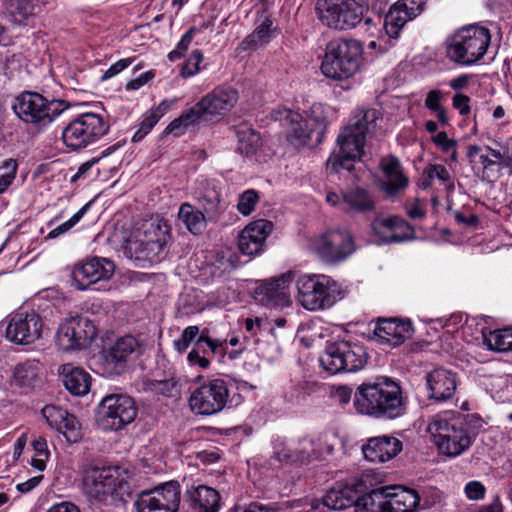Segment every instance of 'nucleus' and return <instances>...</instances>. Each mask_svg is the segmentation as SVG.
I'll return each mask as SVG.
<instances>
[{"instance_id": "f257e3e1", "label": "nucleus", "mask_w": 512, "mask_h": 512, "mask_svg": "<svg viewBox=\"0 0 512 512\" xmlns=\"http://www.w3.org/2000/svg\"><path fill=\"white\" fill-rule=\"evenodd\" d=\"M381 113L377 109L357 110L336 139L338 153H333L326 162L331 173L352 171L354 164L364 155L366 138L375 133Z\"/></svg>"}, {"instance_id": "f03ea898", "label": "nucleus", "mask_w": 512, "mask_h": 512, "mask_svg": "<svg viewBox=\"0 0 512 512\" xmlns=\"http://www.w3.org/2000/svg\"><path fill=\"white\" fill-rule=\"evenodd\" d=\"M483 424V420L475 414L450 411L435 415L427 431L433 436L440 452L456 457L472 445Z\"/></svg>"}, {"instance_id": "7ed1b4c3", "label": "nucleus", "mask_w": 512, "mask_h": 512, "mask_svg": "<svg viewBox=\"0 0 512 512\" xmlns=\"http://www.w3.org/2000/svg\"><path fill=\"white\" fill-rule=\"evenodd\" d=\"M356 410L375 418L395 419L406 410V401L398 383L388 377H377L361 384L356 393Z\"/></svg>"}, {"instance_id": "20e7f679", "label": "nucleus", "mask_w": 512, "mask_h": 512, "mask_svg": "<svg viewBox=\"0 0 512 512\" xmlns=\"http://www.w3.org/2000/svg\"><path fill=\"white\" fill-rule=\"evenodd\" d=\"M84 494L99 503L125 501L132 495L129 473L120 466H89L83 472Z\"/></svg>"}, {"instance_id": "39448f33", "label": "nucleus", "mask_w": 512, "mask_h": 512, "mask_svg": "<svg viewBox=\"0 0 512 512\" xmlns=\"http://www.w3.org/2000/svg\"><path fill=\"white\" fill-rule=\"evenodd\" d=\"M363 47L353 39L338 38L327 43L321 63L322 74L335 81L353 77L362 64Z\"/></svg>"}, {"instance_id": "423d86ee", "label": "nucleus", "mask_w": 512, "mask_h": 512, "mask_svg": "<svg viewBox=\"0 0 512 512\" xmlns=\"http://www.w3.org/2000/svg\"><path fill=\"white\" fill-rule=\"evenodd\" d=\"M389 487L373 488L366 492L337 483L323 497V504L330 510H344L351 506L357 512H388Z\"/></svg>"}, {"instance_id": "0eeeda50", "label": "nucleus", "mask_w": 512, "mask_h": 512, "mask_svg": "<svg viewBox=\"0 0 512 512\" xmlns=\"http://www.w3.org/2000/svg\"><path fill=\"white\" fill-rule=\"evenodd\" d=\"M11 107L24 123L45 128L67 111L70 104L60 99L48 100L37 92L23 91L14 98Z\"/></svg>"}, {"instance_id": "6e6552de", "label": "nucleus", "mask_w": 512, "mask_h": 512, "mask_svg": "<svg viewBox=\"0 0 512 512\" xmlns=\"http://www.w3.org/2000/svg\"><path fill=\"white\" fill-rule=\"evenodd\" d=\"M490 41L489 29L478 25L465 26L447 39L446 54L452 62L470 66L484 57Z\"/></svg>"}, {"instance_id": "1a4fd4ad", "label": "nucleus", "mask_w": 512, "mask_h": 512, "mask_svg": "<svg viewBox=\"0 0 512 512\" xmlns=\"http://www.w3.org/2000/svg\"><path fill=\"white\" fill-rule=\"evenodd\" d=\"M170 239V228L162 219H149L142 222L134 238L129 240L126 253L138 261L157 262L162 258Z\"/></svg>"}, {"instance_id": "9d476101", "label": "nucleus", "mask_w": 512, "mask_h": 512, "mask_svg": "<svg viewBox=\"0 0 512 512\" xmlns=\"http://www.w3.org/2000/svg\"><path fill=\"white\" fill-rule=\"evenodd\" d=\"M298 301L307 310L331 307L340 294L335 280L323 274L302 275L297 279Z\"/></svg>"}, {"instance_id": "9b49d317", "label": "nucleus", "mask_w": 512, "mask_h": 512, "mask_svg": "<svg viewBox=\"0 0 512 512\" xmlns=\"http://www.w3.org/2000/svg\"><path fill=\"white\" fill-rule=\"evenodd\" d=\"M110 124L103 115L86 112L78 115L63 129L62 140L72 150L96 143L109 131Z\"/></svg>"}, {"instance_id": "f8f14e48", "label": "nucleus", "mask_w": 512, "mask_h": 512, "mask_svg": "<svg viewBox=\"0 0 512 512\" xmlns=\"http://www.w3.org/2000/svg\"><path fill=\"white\" fill-rule=\"evenodd\" d=\"M320 365L330 374L356 372L367 362V353L363 346L348 341L327 343L319 357Z\"/></svg>"}, {"instance_id": "ddd939ff", "label": "nucleus", "mask_w": 512, "mask_h": 512, "mask_svg": "<svg viewBox=\"0 0 512 512\" xmlns=\"http://www.w3.org/2000/svg\"><path fill=\"white\" fill-rule=\"evenodd\" d=\"M284 119L289 123L288 138L295 145L320 143L328 124L321 104H314L305 117L297 112L286 111Z\"/></svg>"}, {"instance_id": "4468645a", "label": "nucleus", "mask_w": 512, "mask_h": 512, "mask_svg": "<svg viewBox=\"0 0 512 512\" xmlns=\"http://www.w3.org/2000/svg\"><path fill=\"white\" fill-rule=\"evenodd\" d=\"M138 414L134 399L125 394L105 396L97 410V422L104 430L117 431L132 423Z\"/></svg>"}, {"instance_id": "2eb2a0df", "label": "nucleus", "mask_w": 512, "mask_h": 512, "mask_svg": "<svg viewBox=\"0 0 512 512\" xmlns=\"http://www.w3.org/2000/svg\"><path fill=\"white\" fill-rule=\"evenodd\" d=\"M96 327L84 316H73L61 323L57 330L56 344L64 352L87 348L96 337Z\"/></svg>"}, {"instance_id": "dca6fc26", "label": "nucleus", "mask_w": 512, "mask_h": 512, "mask_svg": "<svg viewBox=\"0 0 512 512\" xmlns=\"http://www.w3.org/2000/svg\"><path fill=\"white\" fill-rule=\"evenodd\" d=\"M229 398L226 381L212 379L197 387L190 395L189 406L200 415H213L224 409Z\"/></svg>"}, {"instance_id": "f3484780", "label": "nucleus", "mask_w": 512, "mask_h": 512, "mask_svg": "<svg viewBox=\"0 0 512 512\" xmlns=\"http://www.w3.org/2000/svg\"><path fill=\"white\" fill-rule=\"evenodd\" d=\"M180 500V484L170 481L154 489L142 491L134 506L137 512H177Z\"/></svg>"}, {"instance_id": "a211bd4d", "label": "nucleus", "mask_w": 512, "mask_h": 512, "mask_svg": "<svg viewBox=\"0 0 512 512\" xmlns=\"http://www.w3.org/2000/svg\"><path fill=\"white\" fill-rule=\"evenodd\" d=\"M313 251L326 263H338L350 256L354 250L351 233L347 230H329L312 242Z\"/></svg>"}, {"instance_id": "6ab92c4d", "label": "nucleus", "mask_w": 512, "mask_h": 512, "mask_svg": "<svg viewBox=\"0 0 512 512\" xmlns=\"http://www.w3.org/2000/svg\"><path fill=\"white\" fill-rule=\"evenodd\" d=\"M316 11L323 24L345 30L360 23L364 7L359 2H316Z\"/></svg>"}, {"instance_id": "aec40b11", "label": "nucleus", "mask_w": 512, "mask_h": 512, "mask_svg": "<svg viewBox=\"0 0 512 512\" xmlns=\"http://www.w3.org/2000/svg\"><path fill=\"white\" fill-rule=\"evenodd\" d=\"M114 272L115 265L111 260L93 257L74 267L73 283L78 290L92 289L95 284L109 280Z\"/></svg>"}, {"instance_id": "412c9836", "label": "nucleus", "mask_w": 512, "mask_h": 512, "mask_svg": "<svg viewBox=\"0 0 512 512\" xmlns=\"http://www.w3.org/2000/svg\"><path fill=\"white\" fill-rule=\"evenodd\" d=\"M238 101L236 89L228 86L216 87L194 105L202 121H213L225 115Z\"/></svg>"}, {"instance_id": "4be33fe9", "label": "nucleus", "mask_w": 512, "mask_h": 512, "mask_svg": "<svg viewBox=\"0 0 512 512\" xmlns=\"http://www.w3.org/2000/svg\"><path fill=\"white\" fill-rule=\"evenodd\" d=\"M42 329V318L35 312L16 313L6 327V338L16 345H30L41 337Z\"/></svg>"}, {"instance_id": "5701e85b", "label": "nucleus", "mask_w": 512, "mask_h": 512, "mask_svg": "<svg viewBox=\"0 0 512 512\" xmlns=\"http://www.w3.org/2000/svg\"><path fill=\"white\" fill-rule=\"evenodd\" d=\"M410 3L413 6H408L406 2H394L389 8L384 18V29L388 37V47H384L382 52L394 46L395 40L398 39L407 21L413 20L423 12L424 2Z\"/></svg>"}, {"instance_id": "b1692460", "label": "nucleus", "mask_w": 512, "mask_h": 512, "mask_svg": "<svg viewBox=\"0 0 512 512\" xmlns=\"http://www.w3.org/2000/svg\"><path fill=\"white\" fill-rule=\"evenodd\" d=\"M371 228L379 243H400L415 238L413 227L397 216L376 217Z\"/></svg>"}, {"instance_id": "393cba45", "label": "nucleus", "mask_w": 512, "mask_h": 512, "mask_svg": "<svg viewBox=\"0 0 512 512\" xmlns=\"http://www.w3.org/2000/svg\"><path fill=\"white\" fill-rule=\"evenodd\" d=\"M291 281V273L267 280L255 289L254 298L256 301L269 308L289 306L290 297L288 288Z\"/></svg>"}, {"instance_id": "a878e982", "label": "nucleus", "mask_w": 512, "mask_h": 512, "mask_svg": "<svg viewBox=\"0 0 512 512\" xmlns=\"http://www.w3.org/2000/svg\"><path fill=\"white\" fill-rule=\"evenodd\" d=\"M320 441V438L318 443L313 439H305L301 449H291L284 442L277 441L274 444L273 458L280 463L308 464L323 456L324 449L320 446Z\"/></svg>"}, {"instance_id": "bb28decb", "label": "nucleus", "mask_w": 512, "mask_h": 512, "mask_svg": "<svg viewBox=\"0 0 512 512\" xmlns=\"http://www.w3.org/2000/svg\"><path fill=\"white\" fill-rule=\"evenodd\" d=\"M427 397L435 402L450 400L457 388V376L451 370L438 367L425 376Z\"/></svg>"}, {"instance_id": "cd10ccee", "label": "nucleus", "mask_w": 512, "mask_h": 512, "mask_svg": "<svg viewBox=\"0 0 512 512\" xmlns=\"http://www.w3.org/2000/svg\"><path fill=\"white\" fill-rule=\"evenodd\" d=\"M272 230L273 223L266 219H258L249 223L238 237V247L241 253L248 256L261 253Z\"/></svg>"}, {"instance_id": "c85d7f7f", "label": "nucleus", "mask_w": 512, "mask_h": 512, "mask_svg": "<svg viewBox=\"0 0 512 512\" xmlns=\"http://www.w3.org/2000/svg\"><path fill=\"white\" fill-rule=\"evenodd\" d=\"M42 415L51 428L62 433L70 443L78 442L81 437V427L76 417L67 410L54 405H47L42 409Z\"/></svg>"}, {"instance_id": "c756f323", "label": "nucleus", "mask_w": 512, "mask_h": 512, "mask_svg": "<svg viewBox=\"0 0 512 512\" xmlns=\"http://www.w3.org/2000/svg\"><path fill=\"white\" fill-rule=\"evenodd\" d=\"M413 328L409 320H379L374 330V339L380 344L397 347L412 337Z\"/></svg>"}, {"instance_id": "7c9ffc66", "label": "nucleus", "mask_w": 512, "mask_h": 512, "mask_svg": "<svg viewBox=\"0 0 512 512\" xmlns=\"http://www.w3.org/2000/svg\"><path fill=\"white\" fill-rule=\"evenodd\" d=\"M402 448L403 444L398 438L382 435L369 438L362 446V452L371 462H386L396 457Z\"/></svg>"}, {"instance_id": "2f4dec72", "label": "nucleus", "mask_w": 512, "mask_h": 512, "mask_svg": "<svg viewBox=\"0 0 512 512\" xmlns=\"http://www.w3.org/2000/svg\"><path fill=\"white\" fill-rule=\"evenodd\" d=\"M184 502L194 512H218L221 507V496L217 490L209 486H191L184 494Z\"/></svg>"}, {"instance_id": "473e14b6", "label": "nucleus", "mask_w": 512, "mask_h": 512, "mask_svg": "<svg viewBox=\"0 0 512 512\" xmlns=\"http://www.w3.org/2000/svg\"><path fill=\"white\" fill-rule=\"evenodd\" d=\"M138 347V341L131 335L118 339L105 356L106 364L113 366L114 372L119 374L123 371L126 362L136 352Z\"/></svg>"}, {"instance_id": "72a5a7b5", "label": "nucleus", "mask_w": 512, "mask_h": 512, "mask_svg": "<svg viewBox=\"0 0 512 512\" xmlns=\"http://www.w3.org/2000/svg\"><path fill=\"white\" fill-rule=\"evenodd\" d=\"M388 512H415L420 497L413 489L400 485L390 486Z\"/></svg>"}, {"instance_id": "f704fd0d", "label": "nucleus", "mask_w": 512, "mask_h": 512, "mask_svg": "<svg viewBox=\"0 0 512 512\" xmlns=\"http://www.w3.org/2000/svg\"><path fill=\"white\" fill-rule=\"evenodd\" d=\"M61 374L63 383L71 394L83 396L89 392L91 377L83 369L74 367L72 364H65L61 367Z\"/></svg>"}, {"instance_id": "c9c22d12", "label": "nucleus", "mask_w": 512, "mask_h": 512, "mask_svg": "<svg viewBox=\"0 0 512 512\" xmlns=\"http://www.w3.org/2000/svg\"><path fill=\"white\" fill-rule=\"evenodd\" d=\"M380 166L387 179L386 190L388 194H395L408 185V180L403 175L400 162L396 157L390 156L382 159Z\"/></svg>"}, {"instance_id": "e433bc0d", "label": "nucleus", "mask_w": 512, "mask_h": 512, "mask_svg": "<svg viewBox=\"0 0 512 512\" xmlns=\"http://www.w3.org/2000/svg\"><path fill=\"white\" fill-rule=\"evenodd\" d=\"M344 210L366 213L374 209V200L363 188H352L342 192Z\"/></svg>"}, {"instance_id": "4c0bfd02", "label": "nucleus", "mask_w": 512, "mask_h": 512, "mask_svg": "<svg viewBox=\"0 0 512 512\" xmlns=\"http://www.w3.org/2000/svg\"><path fill=\"white\" fill-rule=\"evenodd\" d=\"M179 220L194 235L201 234L206 227V218L202 211L189 203H183L178 212Z\"/></svg>"}, {"instance_id": "58836bf2", "label": "nucleus", "mask_w": 512, "mask_h": 512, "mask_svg": "<svg viewBox=\"0 0 512 512\" xmlns=\"http://www.w3.org/2000/svg\"><path fill=\"white\" fill-rule=\"evenodd\" d=\"M238 138L237 150L247 157L254 155L261 146V137L258 132L247 125H241L236 130Z\"/></svg>"}, {"instance_id": "ea45409f", "label": "nucleus", "mask_w": 512, "mask_h": 512, "mask_svg": "<svg viewBox=\"0 0 512 512\" xmlns=\"http://www.w3.org/2000/svg\"><path fill=\"white\" fill-rule=\"evenodd\" d=\"M33 2H6L5 16L15 25H25L37 11Z\"/></svg>"}, {"instance_id": "a19ab883", "label": "nucleus", "mask_w": 512, "mask_h": 512, "mask_svg": "<svg viewBox=\"0 0 512 512\" xmlns=\"http://www.w3.org/2000/svg\"><path fill=\"white\" fill-rule=\"evenodd\" d=\"M39 371V361L27 360L15 366L13 375L20 386L30 387L38 381Z\"/></svg>"}, {"instance_id": "79ce46f5", "label": "nucleus", "mask_w": 512, "mask_h": 512, "mask_svg": "<svg viewBox=\"0 0 512 512\" xmlns=\"http://www.w3.org/2000/svg\"><path fill=\"white\" fill-rule=\"evenodd\" d=\"M201 118L196 111L195 107H191L187 111L183 112L178 118L174 119L165 129L164 133L173 134L174 136H180L185 131L196 124L201 122Z\"/></svg>"}, {"instance_id": "37998d69", "label": "nucleus", "mask_w": 512, "mask_h": 512, "mask_svg": "<svg viewBox=\"0 0 512 512\" xmlns=\"http://www.w3.org/2000/svg\"><path fill=\"white\" fill-rule=\"evenodd\" d=\"M383 480L384 476L381 472L375 470H366L358 479L354 480L352 483L343 484V486L353 487L354 490L366 492L368 490H372L373 488L383 487Z\"/></svg>"}, {"instance_id": "c03bdc74", "label": "nucleus", "mask_w": 512, "mask_h": 512, "mask_svg": "<svg viewBox=\"0 0 512 512\" xmlns=\"http://www.w3.org/2000/svg\"><path fill=\"white\" fill-rule=\"evenodd\" d=\"M145 387L147 390L165 397H173L179 392V383L175 377L147 380Z\"/></svg>"}, {"instance_id": "a18cd8bd", "label": "nucleus", "mask_w": 512, "mask_h": 512, "mask_svg": "<svg viewBox=\"0 0 512 512\" xmlns=\"http://www.w3.org/2000/svg\"><path fill=\"white\" fill-rule=\"evenodd\" d=\"M484 343L490 350L505 352L512 350V335L507 331L496 330L484 334Z\"/></svg>"}, {"instance_id": "49530a36", "label": "nucleus", "mask_w": 512, "mask_h": 512, "mask_svg": "<svg viewBox=\"0 0 512 512\" xmlns=\"http://www.w3.org/2000/svg\"><path fill=\"white\" fill-rule=\"evenodd\" d=\"M32 446L35 454L31 460V465L35 469L43 471L50 456L47 441L45 438L40 436L32 441Z\"/></svg>"}, {"instance_id": "de8ad7c7", "label": "nucleus", "mask_w": 512, "mask_h": 512, "mask_svg": "<svg viewBox=\"0 0 512 512\" xmlns=\"http://www.w3.org/2000/svg\"><path fill=\"white\" fill-rule=\"evenodd\" d=\"M17 162L14 159H7L0 164V194L8 189L16 177Z\"/></svg>"}, {"instance_id": "09e8293b", "label": "nucleus", "mask_w": 512, "mask_h": 512, "mask_svg": "<svg viewBox=\"0 0 512 512\" xmlns=\"http://www.w3.org/2000/svg\"><path fill=\"white\" fill-rule=\"evenodd\" d=\"M167 109L168 105L165 102H162L155 109L149 110L144 114V118L140 124L139 129L147 135L160 120V118L165 114Z\"/></svg>"}, {"instance_id": "8fccbe9b", "label": "nucleus", "mask_w": 512, "mask_h": 512, "mask_svg": "<svg viewBox=\"0 0 512 512\" xmlns=\"http://www.w3.org/2000/svg\"><path fill=\"white\" fill-rule=\"evenodd\" d=\"M88 207H89V203L85 204L69 220H67L66 222L62 223L61 225H58L54 229H52L48 233L47 238L48 239H55V238L65 234L69 230H71L83 218V216L86 214Z\"/></svg>"}, {"instance_id": "3c124183", "label": "nucleus", "mask_w": 512, "mask_h": 512, "mask_svg": "<svg viewBox=\"0 0 512 512\" xmlns=\"http://www.w3.org/2000/svg\"><path fill=\"white\" fill-rule=\"evenodd\" d=\"M258 200L259 195L257 191L253 189L246 190L239 196L237 209L242 215L248 216L254 210Z\"/></svg>"}, {"instance_id": "603ef678", "label": "nucleus", "mask_w": 512, "mask_h": 512, "mask_svg": "<svg viewBox=\"0 0 512 512\" xmlns=\"http://www.w3.org/2000/svg\"><path fill=\"white\" fill-rule=\"evenodd\" d=\"M124 144V142H118L117 144H114L112 146H109L108 148H106L103 152H102V155L101 157H98V158H92L91 160L83 163L80 165V167L78 168V171L76 172V174L71 178V181L72 182H75L77 181L78 179L80 178H84L88 172L91 170V168L99 162V160L102 158V157H106L110 154H112L113 152H115L118 148H120L122 145Z\"/></svg>"}, {"instance_id": "864d4df0", "label": "nucleus", "mask_w": 512, "mask_h": 512, "mask_svg": "<svg viewBox=\"0 0 512 512\" xmlns=\"http://www.w3.org/2000/svg\"><path fill=\"white\" fill-rule=\"evenodd\" d=\"M207 332V329H204L202 331L201 335L196 340V346L198 347V349H200L202 344L205 343L213 354L223 357L226 353V342L210 338L207 335Z\"/></svg>"}, {"instance_id": "5fc2aeb1", "label": "nucleus", "mask_w": 512, "mask_h": 512, "mask_svg": "<svg viewBox=\"0 0 512 512\" xmlns=\"http://www.w3.org/2000/svg\"><path fill=\"white\" fill-rule=\"evenodd\" d=\"M202 61V52L200 50H194L182 67L181 76L183 78H188L197 74L200 71V63Z\"/></svg>"}, {"instance_id": "6e6d98bb", "label": "nucleus", "mask_w": 512, "mask_h": 512, "mask_svg": "<svg viewBox=\"0 0 512 512\" xmlns=\"http://www.w3.org/2000/svg\"><path fill=\"white\" fill-rule=\"evenodd\" d=\"M201 205L209 216H214L219 211L220 197L217 191L207 190L200 198Z\"/></svg>"}, {"instance_id": "4d7b16f0", "label": "nucleus", "mask_w": 512, "mask_h": 512, "mask_svg": "<svg viewBox=\"0 0 512 512\" xmlns=\"http://www.w3.org/2000/svg\"><path fill=\"white\" fill-rule=\"evenodd\" d=\"M196 31L197 29L192 27L182 36L176 48L168 54L170 61H176L182 57L183 53L187 51L189 45L191 44Z\"/></svg>"}, {"instance_id": "13d9d810", "label": "nucleus", "mask_w": 512, "mask_h": 512, "mask_svg": "<svg viewBox=\"0 0 512 512\" xmlns=\"http://www.w3.org/2000/svg\"><path fill=\"white\" fill-rule=\"evenodd\" d=\"M485 487L479 481H470L465 486V494L470 500H480L484 498Z\"/></svg>"}, {"instance_id": "bf43d9fd", "label": "nucleus", "mask_w": 512, "mask_h": 512, "mask_svg": "<svg viewBox=\"0 0 512 512\" xmlns=\"http://www.w3.org/2000/svg\"><path fill=\"white\" fill-rule=\"evenodd\" d=\"M424 174H426L429 179L437 178L442 182L450 180V173L448 170L443 165L439 164L430 165L425 169Z\"/></svg>"}, {"instance_id": "052dcab7", "label": "nucleus", "mask_w": 512, "mask_h": 512, "mask_svg": "<svg viewBox=\"0 0 512 512\" xmlns=\"http://www.w3.org/2000/svg\"><path fill=\"white\" fill-rule=\"evenodd\" d=\"M133 59L131 58H125L117 61L113 65H111L101 76V80H107L115 75L119 74L121 71H123L125 68H127L129 65H131Z\"/></svg>"}, {"instance_id": "680f3d73", "label": "nucleus", "mask_w": 512, "mask_h": 512, "mask_svg": "<svg viewBox=\"0 0 512 512\" xmlns=\"http://www.w3.org/2000/svg\"><path fill=\"white\" fill-rule=\"evenodd\" d=\"M433 142L441 147L443 152L449 153L454 146H457V142L454 139H450L447 133L444 131L439 132L433 137Z\"/></svg>"}, {"instance_id": "e2e57ef3", "label": "nucleus", "mask_w": 512, "mask_h": 512, "mask_svg": "<svg viewBox=\"0 0 512 512\" xmlns=\"http://www.w3.org/2000/svg\"><path fill=\"white\" fill-rule=\"evenodd\" d=\"M271 25L272 22L268 19L262 22L252 33L251 39L253 37H258V39L262 40V42L267 43L271 37Z\"/></svg>"}, {"instance_id": "0e129e2a", "label": "nucleus", "mask_w": 512, "mask_h": 512, "mask_svg": "<svg viewBox=\"0 0 512 512\" xmlns=\"http://www.w3.org/2000/svg\"><path fill=\"white\" fill-rule=\"evenodd\" d=\"M490 156L497 160L498 165L504 168H512V157L509 155L508 151L501 152L499 150L492 149L490 147L487 148Z\"/></svg>"}, {"instance_id": "69168bd1", "label": "nucleus", "mask_w": 512, "mask_h": 512, "mask_svg": "<svg viewBox=\"0 0 512 512\" xmlns=\"http://www.w3.org/2000/svg\"><path fill=\"white\" fill-rule=\"evenodd\" d=\"M470 98L464 94H456L453 97V107L459 110L461 115H468L470 113L469 106Z\"/></svg>"}, {"instance_id": "338daca9", "label": "nucleus", "mask_w": 512, "mask_h": 512, "mask_svg": "<svg viewBox=\"0 0 512 512\" xmlns=\"http://www.w3.org/2000/svg\"><path fill=\"white\" fill-rule=\"evenodd\" d=\"M187 359L191 365H198L202 369H206L210 365V361L205 356H201L198 349H192Z\"/></svg>"}, {"instance_id": "774afa93", "label": "nucleus", "mask_w": 512, "mask_h": 512, "mask_svg": "<svg viewBox=\"0 0 512 512\" xmlns=\"http://www.w3.org/2000/svg\"><path fill=\"white\" fill-rule=\"evenodd\" d=\"M154 77V74L151 71L145 72L141 74L139 77L130 80L126 88L128 90H137L143 85H145L147 82H149Z\"/></svg>"}]
</instances>
